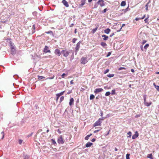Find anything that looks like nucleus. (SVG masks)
I'll return each instance as SVG.
<instances>
[{
  "label": "nucleus",
  "mask_w": 159,
  "mask_h": 159,
  "mask_svg": "<svg viewBox=\"0 0 159 159\" xmlns=\"http://www.w3.org/2000/svg\"><path fill=\"white\" fill-rule=\"evenodd\" d=\"M130 10V9L129 8V7H128L127 8L125 9H123L122 11H124V13L126 12L127 11Z\"/></svg>",
  "instance_id": "obj_22"
},
{
  "label": "nucleus",
  "mask_w": 159,
  "mask_h": 159,
  "mask_svg": "<svg viewBox=\"0 0 159 159\" xmlns=\"http://www.w3.org/2000/svg\"><path fill=\"white\" fill-rule=\"evenodd\" d=\"M9 44L10 45V47L11 49L14 48V44L12 43L11 41L10 42H9Z\"/></svg>",
  "instance_id": "obj_19"
},
{
  "label": "nucleus",
  "mask_w": 159,
  "mask_h": 159,
  "mask_svg": "<svg viewBox=\"0 0 159 159\" xmlns=\"http://www.w3.org/2000/svg\"><path fill=\"white\" fill-rule=\"evenodd\" d=\"M114 76V75L113 74H109L107 75V76L109 78H111L113 77Z\"/></svg>",
  "instance_id": "obj_27"
},
{
  "label": "nucleus",
  "mask_w": 159,
  "mask_h": 159,
  "mask_svg": "<svg viewBox=\"0 0 159 159\" xmlns=\"http://www.w3.org/2000/svg\"><path fill=\"white\" fill-rule=\"evenodd\" d=\"M109 71V70L108 69H107L106 70H105L104 72V74H106L108 73Z\"/></svg>",
  "instance_id": "obj_43"
},
{
  "label": "nucleus",
  "mask_w": 159,
  "mask_h": 159,
  "mask_svg": "<svg viewBox=\"0 0 159 159\" xmlns=\"http://www.w3.org/2000/svg\"><path fill=\"white\" fill-rule=\"evenodd\" d=\"M11 53L12 54H14L16 52V49H15V48H11Z\"/></svg>",
  "instance_id": "obj_20"
},
{
  "label": "nucleus",
  "mask_w": 159,
  "mask_h": 159,
  "mask_svg": "<svg viewBox=\"0 0 159 159\" xmlns=\"http://www.w3.org/2000/svg\"><path fill=\"white\" fill-rule=\"evenodd\" d=\"M111 54V52H108L107 55L106 56V57H107L109 56Z\"/></svg>",
  "instance_id": "obj_48"
},
{
  "label": "nucleus",
  "mask_w": 159,
  "mask_h": 159,
  "mask_svg": "<svg viewBox=\"0 0 159 159\" xmlns=\"http://www.w3.org/2000/svg\"><path fill=\"white\" fill-rule=\"evenodd\" d=\"M81 4L80 5V6H82L84 5L85 4V1L84 0H81Z\"/></svg>",
  "instance_id": "obj_24"
},
{
  "label": "nucleus",
  "mask_w": 159,
  "mask_h": 159,
  "mask_svg": "<svg viewBox=\"0 0 159 159\" xmlns=\"http://www.w3.org/2000/svg\"><path fill=\"white\" fill-rule=\"evenodd\" d=\"M125 24H122V26L121 27L120 29V30H118V31H118V32H119V31H120V30H121V29H122V27H123V26H125Z\"/></svg>",
  "instance_id": "obj_45"
},
{
  "label": "nucleus",
  "mask_w": 159,
  "mask_h": 159,
  "mask_svg": "<svg viewBox=\"0 0 159 159\" xmlns=\"http://www.w3.org/2000/svg\"><path fill=\"white\" fill-rule=\"evenodd\" d=\"M45 77L42 76H38V79L39 80L42 79L43 78H44Z\"/></svg>",
  "instance_id": "obj_32"
},
{
  "label": "nucleus",
  "mask_w": 159,
  "mask_h": 159,
  "mask_svg": "<svg viewBox=\"0 0 159 159\" xmlns=\"http://www.w3.org/2000/svg\"><path fill=\"white\" fill-rule=\"evenodd\" d=\"M127 134H128L129 135V137L131 136V132H130V131Z\"/></svg>",
  "instance_id": "obj_50"
},
{
  "label": "nucleus",
  "mask_w": 159,
  "mask_h": 159,
  "mask_svg": "<svg viewBox=\"0 0 159 159\" xmlns=\"http://www.w3.org/2000/svg\"><path fill=\"white\" fill-rule=\"evenodd\" d=\"M22 142V140L21 139H19V143L20 144H21Z\"/></svg>",
  "instance_id": "obj_53"
},
{
  "label": "nucleus",
  "mask_w": 159,
  "mask_h": 159,
  "mask_svg": "<svg viewBox=\"0 0 159 159\" xmlns=\"http://www.w3.org/2000/svg\"><path fill=\"white\" fill-rule=\"evenodd\" d=\"M126 68L123 67H120L118 69L119 70H126Z\"/></svg>",
  "instance_id": "obj_34"
},
{
  "label": "nucleus",
  "mask_w": 159,
  "mask_h": 159,
  "mask_svg": "<svg viewBox=\"0 0 159 159\" xmlns=\"http://www.w3.org/2000/svg\"><path fill=\"white\" fill-rule=\"evenodd\" d=\"M42 131V130L41 129H39L38 131V132H37V133H39V132Z\"/></svg>",
  "instance_id": "obj_64"
},
{
  "label": "nucleus",
  "mask_w": 159,
  "mask_h": 159,
  "mask_svg": "<svg viewBox=\"0 0 159 159\" xmlns=\"http://www.w3.org/2000/svg\"><path fill=\"white\" fill-rule=\"evenodd\" d=\"M1 134L2 135V138H1V139H2L4 138V135H4V132H3V131L2 132H1Z\"/></svg>",
  "instance_id": "obj_38"
},
{
  "label": "nucleus",
  "mask_w": 159,
  "mask_h": 159,
  "mask_svg": "<svg viewBox=\"0 0 159 159\" xmlns=\"http://www.w3.org/2000/svg\"><path fill=\"white\" fill-rule=\"evenodd\" d=\"M97 3L100 5L101 7L104 6L105 5V3L103 0H99Z\"/></svg>",
  "instance_id": "obj_7"
},
{
  "label": "nucleus",
  "mask_w": 159,
  "mask_h": 159,
  "mask_svg": "<svg viewBox=\"0 0 159 159\" xmlns=\"http://www.w3.org/2000/svg\"><path fill=\"white\" fill-rule=\"evenodd\" d=\"M147 42V41L145 40H143V41L142 44V45L144 44Z\"/></svg>",
  "instance_id": "obj_47"
},
{
  "label": "nucleus",
  "mask_w": 159,
  "mask_h": 159,
  "mask_svg": "<svg viewBox=\"0 0 159 159\" xmlns=\"http://www.w3.org/2000/svg\"><path fill=\"white\" fill-rule=\"evenodd\" d=\"M57 143L59 144H63L64 142L61 135L57 139Z\"/></svg>",
  "instance_id": "obj_6"
},
{
  "label": "nucleus",
  "mask_w": 159,
  "mask_h": 159,
  "mask_svg": "<svg viewBox=\"0 0 159 159\" xmlns=\"http://www.w3.org/2000/svg\"><path fill=\"white\" fill-rule=\"evenodd\" d=\"M143 98L144 99V104L147 107L149 106L152 104V102H148L146 101V95H144L143 96Z\"/></svg>",
  "instance_id": "obj_4"
},
{
  "label": "nucleus",
  "mask_w": 159,
  "mask_h": 159,
  "mask_svg": "<svg viewBox=\"0 0 159 159\" xmlns=\"http://www.w3.org/2000/svg\"><path fill=\"white\" fill-rule=\"evenodd\" d=\"M128 72V71H127V70H126V71H124V73L123 74H125L126 73H127Z\"/></svg>",
  "instance_id": "obj_62"
},
{
  "label": "nucleus",
  "mask_w": 159,
  "mask_h": 159,
  "mask_svg": "<svg viewBox=\"0 0 159 159\" xmlns=\"http://www.w3.org/2000/svg\"><path fill=\"white\" fill-rule=\"evenodd\" d=\"M149 17V16L148 15V17H147V18H146L145 19V20H144V21H145V23H146V22H148V18Z\"/></svg>",
  "instance_id": "obj_41"
},
{
  "label": "nucleus",
  "mask_w": 159,
  "mask_h": 159,
  "mask_svg": "<svg viewBox=\"0 0 159 159\" xmlns=\"http://www.w3.org/2000/svg\"><path fill=\"white\" fill-rule=\"evenodd\" d=\"M35 25L34 24L33 25V28L34 29V31L33 32V33H34L35 32V30H35Z\"/></svg>",
  "instance_id": "obj_55"
},
{
  "label": "nucleus",
  "mask_w": 159,
  "mask_h": 159,
  "mask_svg": "<svg viewBox=\"0 0 159 159\" xmlns=\"http://www.w3.org/2000/svg\"><path fill=\"white\" fill-rule=\"evenodd\" d=\"M149 46V44L148 43L146 44L144 46V48L145 50H146L148 48V47Z\"/></svg>",
  "instance_id": "obj_31"
},
{
  "label": "nucleus",
  "mask_w": 159,
  "mask_h": 159,
  "mask_svg": "<svg viewBox=\"0 0 159 159\" xmlns=\"http://www.w3.org/2000/svg\"><path fill=\"white\" fill-rule=\"evenodd\" d=\"M72 93V90H69L67 93V94H69Z\"/></svg>",
  "instance_id": "obj_56"
},
{
  "label": "nucleus",
  "mask_w": 159,
  "mask_h": 159,
  "mask_svg": "<svg viewBox=\"0 0 159 159\" xmlns=\"http://www.w3.org/2000/svg\"><path fill=\"white\" fill-rule=\"evenodd\" d=\"M100 129H98V130H95L94 131V133H97L98 132H99L100 131Z\"/></svg>",
  "instance_id": "obj_54"
},
{
  "label": "nucleus",
  "mask_w": 159,
  "mask_h": 159,
  "mask_svg": "<svg viewBox=\"0 0 159 159\" xmlns=\"http://www.w3.org/2000/svg\"><path fill=\"white\" fill-rule=\"evenodd\" d=\"M77 39L75 38H74L72 39V42L73 43H75L76 41L77 40Z\"/></svg>",
  "instance_id": "obj_40"
},
{
  "label": "nucleus",
  "mask_w": 159,
  "mask_h": 159,
  "mask_svg": "<svg viewBox=\"0 0 159 159\" xmlns=\"http://www.w3.org/2000/svg\"><path fill=\"white\" fill-rule=\"evenodd\" d=\"M96 139L95 138H93L91 140V141L93 142H94L95 141Z\"/></svg>",
  "instance_id": "obj_60"
},
{
  "label": "nucleus",
  "mask_w": 159,
  "mask_h": 159,
  "mask_svg": "<svg viewBox=\"0 0 159 159\" xmlns=\"http://www.w3.org/2000/svg\"><path fill=\"white\" fill-rule=\"evenodd\" d=\"M103 115V113L102 111H101V113H100V116H102Z\"/></svg>",
  "instance_id": "obj_59"
},
{
  "label": "nucleus",
  "mask_w": 159,
  "mask_h": 159,
  "mask_svg": "<svg viewBox=\"0 0 159 159\" xmlns=\"http://www.w3.org/2000/svg\"><path fill=\"white\" fill-rule=\"evenodd\" d=\"M62 2L66 7H69L68 2L66 0H62Z\"/></svg>",
  "instance_id": "obj_12"
},
{
  "label": "nucleus",
  "mask_w": 159,
  "mask_h": 159,
  "mask_svg": "<svg viewBox=\"0 0 159 159\" xmlns=\"http://www.w3.org/2000/svg\"><path fill=\"white\" fill-rule=\"evenodd\" d=\"M148 157L149 158H150V159H152V154H148Z\"/></svg>",
  "instance_id": "obj_39"
},
{
  "label": "nucleus",
  "mask_w": 159,
  "mask_h": 159,
  "mask_svg": "<svg viewBox=\"0 0 159 159\" xmlns=\"http://www.w3.org/2000/svg\"><path fill=\"white\" fill-rule=\"evenodd\" d=\"M107 11V8L104 9L103 10V11H102V13H105Z\"/></svg>",
  "instance_id": "obj_57"
},
{
  "label": "nucleus",
  "mask_w": 159,
  "mask_h": 159,
  "mask_svg": "<svg viewBox=\"0 0 159 159\" xmlns=\"http://www.w3.org/2000/svg\"><path fill=\"white\" fill-rule=\"evenodd\" d=\"M54 77V76L53 75L51 77H48L46 78V79H53Z\"/></svg>",
  "instance_id": "obj_42"
},
{
  "label": "nucleus",
  "mask_w": 159,
  "mask_h": 159,
  "mask_svg": "<svg viewBox=\"0 0 159 159\" xmlns=\"http://www.w3.org/2000/svg\"><path fill=\"white\" fill-rule=\"evenodd\" d=\"M102 38H103V40L105 41L107 40L108 39V37L105 35H102Z\"/></svg>",
  "instance_id": "obj_14"
},
{
  "label": "nucleus",
  "mask_w": 159,
  "mask_h": 159,
  "mask_svg": "<svg viewBox=\"0 0 159 159\" xmlns=\"http://www.w3.org/2000/svg\"><path fill=\"white\" fill-rule=\"evenodd\" d=\"M95 98V96L94 95L92 94H91L90 96V100H92L93 99Z\"/></svg>",
  "instance_id": "obj_25"
},
{
  "label": "nucleus",
  "mask_w": 159,
  "mask_h": 159,
  "mask_svg": "<svg viewBox=\"0 0 159 159\" xmlns=\"http://www.w3.org/2000/svg\"><path fill=\"white\" fill-rule=\"evenodd\" d=\"M65 92V91H63L62 92H61L58 93L56 94V97H57V98H56V101H57L58 99H59V97H60V96L63 95V93H64Z\"/></svg>",
  "instance_id": "obj_10"
},
{
  "label": "nucleus",
  "mask_w": 159,
  "mask_h": 159,
  "mask_svg": "<svg viewBox=\"0 0 159 159\" xmlns=\"http://www.w3.org/2000/svg\"><path fill=\"white\" fill-rule=\"evenodd\" d=\"M67 75L65 74V73H63L61 75V76L62 77V78H64V77L65 76H67Z\"/></svg>",
  "instance_id": "obj_46"
},
{
  "label": "nucleus",
  "mask_w": 159,
  "mask_h": 159,
  "mask_svg": "<svg viewBox=\"0 0 159 159\" xmlns=\"http://www.w3.org/2000/svg\"><path fill=\"white\" fill-rule=\"evenodd\" d=\"M129 156L130 154L129 153H127L126 155V159H129Z\"/></svg>",
  "instance_id": "obj_35"
},
{
  "label": "nucleus",
  "mask_w": 159,
  "mask_h": 159,
  "mask_svg": "<svg viewBox=\"0 0 159 159\" xmlns=\"http://www.w3.org/2000/svg\"><path fill=\"white\" fill-rule=\"evenodd\" d=\"M33 14L34 16H36L37 14V12L36 11H34L33 12Z\"/></svg>",
  "instance_id": "obj_49"
},
{
  "label": "nucleus",
  "mask_w": 159,
  "mask_h": 159,
  "mask_svg": "<svg viewBox=\"0 0 159 159\" xmlns=\"http://www.w3.org/2000/svg\"><path fill=\"white\" fill-rule=\"evenodd\" d=\"M92 145V143L89 142L86 143V144L85 145V147L86 148H88L91 146Z\"/></svg>",
  "instance_id": "obj_15"
},
{
  "label": "nucleus",
  "mask_w": 159,
  "mask_h": 159,
  "mask_svg": "<svg viewBox=\"0 0 159 159\" xmlns=\"http://www.w3.org/2000/svg\"><path fill=\"white\" fill-rule=\"evenodd\" d=\"M92 135V134H89V135H87L85 137V139L86 140H88L89 139V138Z\"/></svg>",
  "instance_id": "obj_21"
},
{
  "label": "nucleus",
  "mask_w": 159,
  "mask_h": 159,
  "mask_svg": "<svg viewBox=\"0 0 159 159\" xmlns=\"http://www.w3.org/2000/svg\"><path fill=\"white\" fill-rule=\"evenodd\" d=\"M51 140L52 141V143H53V144H56V143H57L56 142V141L54 139H51Z\"/></svg>",
  "instance_id": "obj_33"
},
{
  "label": "nucleus",
  "mask_w": 159,
  "mask_h": 159,
  "mask_svg": "<svg viewBox=\"0 0 159 159\" xmlns=\"http://www.w3.org/2000/svg\"><path fill=\"white\" fill-rule=\"evenodd\" d=\"M106 117H103L102 118H100L97 121L93 124V126L95 127L98 125H101L102 122V120L105 119Z\"/></svg>",
  "instance_id": "obj_1"
},
{
  "label": "nucleus",
  "mask_w": 159,
  "mask_h": 159,
  "mask_svg": "<svg viewBox=\"0 0 159 159\" xmlns=\"http://www.w3.org/2000/svg\"><path fill=\"white\" fill-rule=\"evenodd\" d=\"M145 17V15H144L142 17L140 18V19H143Z\"/></svg>",
  "instance_id": "obj_63"
},
{
  "label": "nucleus",
  "mask_w": 159,
  "mask_h": 159,
  "mask_svg": "<svg viewBox=\"0 0 159 159\" xmlns=\"http://www.w3.org/2000/svg\"><path fill=\"white\" fill-rule=\"evenodd\" d=\"M111 31V30L109 28H107L104 31L105 33L106 34H108Z\"/></svg>",
  "instance_id": "obj_18"
},
{
  "label": "nucleus",
  "mask_w": 159,
  "mask_h": 159,
  "mask_svg": "<svg viewBox=\"0 0 159 159\" xmlns=\"http://www.w3.org/2000/svg\"><path fill=\"white\" fill-rule=\"evenodd\" d=\"M153 85L155 86V88L157 89V90L158 91H159V86L156 85L155 83H153Z\"/></svg>",
  "instance_id": "obj_30"
},
{
  "label": "nucleus",
  "mask_w": 159,
  "mask_h": 159,
  "mask_svg": "<svg viewBox=\"0 0 159 159\" xmlns=\"http://www.w3.org/2000/svg\"><path fill=\"white\" fill-rule=\"evenodd\" d=\"M114 35V33H113L110 35V37H111Z\"/></svg>",
  "instance_id": "obj_61"
},
{
  "label": "nucleus",
  "mask_w": 159,
  "mask_h": 159,
  "mask_svg": "<svg viewBox=\"0 0 159 159\" xmlns=\"http://www.w3.org/2000/svg\"><path fill=\"white\" fill-rule=\"evenodd\" d=\"M33 134V132H32L30 134L27 135V137H28V138H29V137H31V136H32V135Z\"/></svg>",
  "instance_id": "obj_44"
},
{
  "label": "nucleus",
  "mask_w": 159,
  "mask_h": 159,
  "mask_svg": "<svg viewBox=\"0 0 159 159\" xmlns=\"http://www.w3.org/2000/svg\"><path fill=\"white\" fill-rule=\"evenodd\" d=\"M126 2L125 1H123L121 2L120 5L121 6H124L126 5Z\"/></svg>",
  "instance_id": "obj_23"
},
{
  "label": "nucleus",
  "mask_w": 159,
  "mask_h": 159,
  "mask_svg": "<svg viewBox=\"0 0 159 159\" xmlns=\"http://www.w3.org/2000/svg\"><path fill=\"white\" fill-rule=\"evenodd\" d=\"M70 52L66 50H63L61 51V53L63 56L65 57H67L69 55Z\"/></svg>",
  "instance_id": "obj_2"
},
{
  "label": "nucleus",
  "mask_w": 159,
  "mask_h": 159,
  "mask_svg": "<svg viewBox=\"0 0 159 159\" xmlns=\"http://www.w3.org/2000/svg\"><path fill=\"white\" fill-rule=\"evenodd\" d=\"M28 156L27 155H26L25 156L24 158L23 159H28Z\"/></svg>",
  "instance_id": "obj_52"
},
{
  "label": "nucleus",
  "mask_w": 159,
  "mask_h": 159,
  "mask_svg": "<svg viewBox=\"0 0 159 159\" xmlns=\"http://www.w3.org/2000/svg\"><path fill=\"white\" fill-rule=\"evenodd\" d=\"M81 42L82 41H80L77 43L76 46L75 48V51L76 53H77L79 50V49L80 47V45Z\"/></svg>",
  "instance_id": "obj_5"
},
{
  "label": "nucleus",
  "mask_w": 159,
  "mask_h": 159,
  "mask_svg": "<svg viewBox=\"0 0 159 159\" xmlns=\"http://www.w3.org/2000/svg\"><path fill=\"white\" fill-rule=\"evenodd\" d=\"M45 33L46 34H52V35H53V32L51 30H50V31H47V32H46Z\"/></svg>",
  "instance_id": "obj_28"
},
{
  "label": "nucleus",
  "mask_w": 159,
  "mask_h": 159,
  "mask_svg": "<svg viewBox=\"0 0 159 159\" xmlns=\"http://www.w3.org/2000/svg\"><path fill=\"white\" fill-rule=\"evenodd\" d=\"M48 47L47 46H46L45 47V48L43 49V52L45 53H47V52L50 53L51 52L50 50H48Z\"/></svg>",
  "instance_id": "obj_11"
},
{
  "label": "nucleus",
  "mask_w": 159,
  "mask_h": 159,
  "mask_svg": "<svg viewBox=\"0 0 159 159\" xmlns=\"http://www.w3.org/2000/svg\"><path fill=\"white\" fill-rule=\"evenodd\" d=\"M116 90L115 89H113L111 91V95H115L116 94V93L115 92Z\"/></svg>",
  "instance_id": "obj_29"
},
{
  "label": "nucleus",
  "mask_w": 159,
  "mask_h": 159,
  "mask_svg": "<svg viewBox=\"0 0 159 159\" xmlns=\"http://www.w3.org/2000/svg\"><path fill=\"white\" fill-rule=\"evenodd\" d=\"M98 28V27H96L95 28L93 29L92 30V33L93 34L94 33L97 31Z\"/></svg>",
  "instance_id": "obj_26"
},
{
  "label": "nucleus",
  "mask_w": 159,
  "mask_h": 159,
  "mask_svg": "<svg viewBox=\"0 0 159 159\" xmlns=\"http://www.w3.org/2000/svg\"><path fill=\"white\" fill-rule=\"evenodd\" d=\"M64 99V96H61V97L60 98V103H61L62 101Z\"/></svg>",
  "instance_id": "obj_37"
},
{
  "label": "nucleus",
  "mask_w": 159,
  "mask_h": 159,
  "mask_svg": "<svg viewBox=\"0 0 159 159\" xmlns=\"http://www.w3.org/2000/svg\"><path fill=\"white\" fill-rule=\"evenodd\" d=\"M111 94V93L110 92H107L105 94V95L106 96H109L110 94Z\"/></svg>",
  "instance_id": "obj_36"
},
{
  "label": "nucleus",
  "mask_w": 159,
  "mask_h": 159,
  "mask_svg": "<svg viewBox=\"0 0 159 159\" xmlns=\"http://www.w3.org/2000/svg\"><path fill=\"white\" fill-rule=\"evenodd\" d=\"M74 102V100L73 98H70V102H69V105L70 106H71L73 103Z\"/></svg>",
  "instance_id": "obj_17"
},
{
  "label": "nucleus",
  "mask_w": 159,
  "mask_h": 159,
  "mask_svg": "<svg viewBox=\"0 0 159 159\" xmlns=\"http://www.w3.org/2000/svg\"><path fill=\"white\" fill-rule=\"evenodd\" d=\"M54 53L57 55L58 56H59L61 55V52H60L59 49H56L54 51Z\"/></svg>",
  "instance_id": "obj_8"
},
{
  "label": "nucleus",
  "mask_w": 159,
  "mask_h": 159,
  "mask_svg": "<svg viewBox=\"0 0 159 159\" xmlns=\"http://www.w3.org/2000/svg\"><path fill=\"white\" fill-rule=\"evenodd\" d=\"M139 136V133L137 131H136L134 134L132 136L133 139H135Z\"/></svg>",
  "instance_id": "obj_13"
},
{
  "label": "nucleus",
  "mask_w": 159,
  "mask_h": 159,
  "mask_svg": "<svg viewBox=\"0 0 159 159\" xmlns=\"http://www.w3.org/2000/svg\"><path fill=\"white\" fill-rule=\"evenodd\" d=\"M100 45L102 46L104 48H105L107 46V44L105 42H102L100 43Z\"/></svg>",
  "instance_id": "obj_16"
},
{
  "label": "nucleus",
  "mask_w": 159,
  "mask_h": 159,
  "mask_svg": "<svg viewBox=\"0 0 159 159\" xmlns=\"http://www.w3.org/2000/svg\"><path fill=\"white\" fill-rule=\"evenodd\" d=\"M148 4H146V5L145 6V7H146V10H148Z\"/></svg>",
  "instance_id": "obj_51"
},
{
  "label": "nucleus",
  "mask_w": 159,
  "mask_h": 159,
  "mask_svg": "<svg viewBox=\"0 0 159 159\" xmlns=\"http://www.w3.org/2000/svg\"><path fill=\"white\" fill-rule=\"evenodd\" d=\"M103 90V89L102 88H98L96 89L94 91V93L95 94H97L98 93L102 92Z\"/></svg>",
  "instance_id": "obj_9"
},
{
  "label": "nucleus",
  "mask_w": 159,
  "mask_h": 159,
  "mask_svg": "<svg viewBox=\"0 0 159 159\" xmlns=\"http://www.w3.org/2000/svg\"><path fill=\"white\" fill-rule=\"evenodd\" d=\"M87 57H82L81 58L80 60V62L81 64H85L87 62Z\"/></svg>",
  "instance_id": "obj_3"
},
{
  "label": "nucleus",
  "mask_w": 159,
  "mask_h": 159,
  "mask_svg": "<svg viewBox=\"0 0 159 159\" xmlns=\"http://www.w3.org/2000/svg\"><path fill=\"white\" fill-rule=\"evenodd\" d=\"M140 48L142 51H143V45L140 46Z\"/></svg>",
  "instance_id": "obj_58"
}]
</instances>
